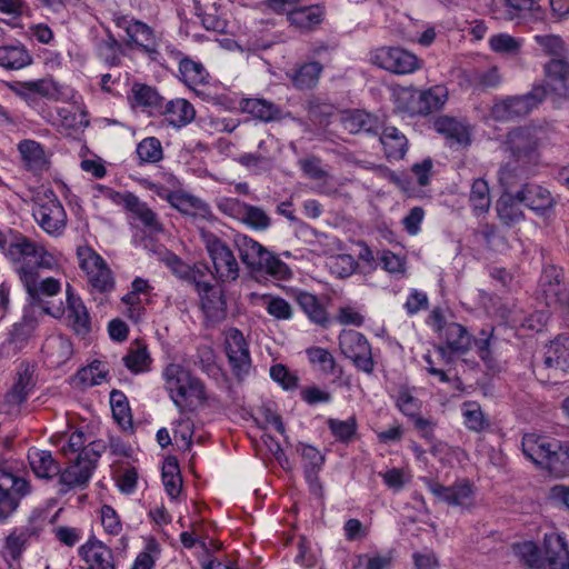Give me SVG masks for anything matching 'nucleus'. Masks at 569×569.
Segmentation results:
<instances>
[{
    "instance_id": "obj_47",
    "label": "nucleus",
    "mask_w": 569,
    "mask_h": 569,
    "mask_svg": "<svg viewBox=\"0 0 569 569\" xmlns=\"http://www.w3.org/2000/svg\"><path fill=\"white\" fill-rule=\"evenodd\" d=\"M112 416L123 430H132V417L126 395L120 390L110 392Z\"/></svg>"
},
{
    "instance_id": "obj_11",
    "label": "nucleus",
    "mask_w": 569,
    "mask_h": 569,
    "mask_svg": "<svg viewBox=\"0 0 569 569\" xmlns=\"http://www.w3.org/2000/svg\"><path fill=\"white\" fill-rule=\"evenodd\" d=\"M77 257L80 268L87 273L88 281L99 292H109L114 287L111 270L103 259L89 247H79Z\"/></svg>"
},
{
    "instance_id": "obj_31",
    "label": "nucleus",
    "mask_w": 569,
    "mask_h": 569,
    "mask_svg": "<svg viewBox=\"0 0 569 569\" xmlns=\"http://www.w3.org/2000/svg\"><path fill=\"white\" fill-rule=\"evenodd\" d=\"M446 338L447 347H438L441 357H446L447 348L457 353H466L471 345V336L467 329L457 323L450 322L441 333Z\"/></svg>"
},
{
    "instance_id": "obj_53",
    "label": "nucleus",
    "mask_w": 569,
    "mask_h": 569,
    "mask_svg": "<svg viewBox=\"0 0 569 569\" xmlns=\"http://www.w3.org/2000/svg\"><path fill=\"white\" fill-rule=\"evenodd\" d=\"M162 480L167 493L173 499L177 498L182 487V480L176 461H167L162 469Z\"/></svg>"
},
{
    "instance_id": "obj_48",
    "label": "nucleus",
    "mask_w": 569,
    "mask_h": 569,
    "mask_svg": "<svg viewBox=\"0 0 569 569\" xmlns=\"http://www.w3.org/2000/svg\"><path fill=\"white\" fill-rule=\"evenodd\" d=\"M22 160L29 169H41L46 163L42 146L33 140H23L18 144Z\"/></svg>"
},
{
    "instance_id": "obj_54",
    "label": "nucleus",
    "mask_w": 569,
    "mask_h": 569,
    "mask_svg": "<svg viewBox=\"0 0 569 569\" xmlns=\"http://www.w3.org/2000/svg\"><path fill=\"white\" fill-rule=\"evenodd\" d=\"M47 525V512L36 509L31 512L24 526L17 528L28 541L39 538Z\"/></svg>"
},
{
    "instance_id": "obj_40",
    "label": "nucleus",
    "mask_w": 569,
    "mask_h": 569,
    "mask_svg": "<svg viewBox=\"0 0 569 569\" xmlns=\"http://www.w3.org/2000/svg\"><path fill=\"white\" fill-rule=\"evenodd\" d=\"M386 157L401 159L407 152L408 140L396 127H386L380 136Z\"/></svg>"
},
{
    "instance_id": "obj_1",
    "label": "nucleus",
    "mask_w": 569,
    "mask_h": 569,
    "mask_svg": "<svg viewBox=\"0 0 569 569\" xmlns=\"http://www.w3.org/2000/svg\"><path fill=\"white\" fill-rule=\"evenodd\" d=\"M8 254L18 264L16 271L32 303H41L44 298L60 292L59 280L52 277L40 279L41 270H53L59 266L57 258L43 246L29 238L19 239L10 246Z\"/></svg>"
},
{
    "instance_id": "obj_21",
    "label": "nucleus",
    "mask_w": 569,
    "mask_h": 569,
    "mask_svg": "<svg viewBox=\"0 0 569 569\" xmlns=\"http://www.w3.org/2000/svg\"><path fill=\"white\" fill-rule=\"evenodd\" d=\"M34 369L28 362H21L17 369V375L12 387L4 396V401L10 407H19L27 401L30 392L34 388Z\"/></svg>"
},
{
    "instance_id": "obj_5",
    "label": "nucleus",
    "mask_w": 569,
    "mask_h": 569,
    "mask_svg": "<svg viewBox=\"0 0 569 569\" xmlns=\"http://www.w3.org/2000/svg\"><path fill=\"white\" fill-rule=\"evenodd\" d=\"M201 237L213 264L214 278L221 282L237 280L240 269L231 249L212 232H202Z\"/></svg>"
},
{
    "instance_id": "obj_60",
    "label": "nucleus",
    "mask_w": 569,
    "mask_h": 569,
    "mask_svg": "<svg viewBox=\"0 0 569 569\" xmlns=\"http://www.w3.org/2000/svg\"><path fill=\"white\" fill-rule=\"evenodd\" d=\"M489 44L492 51L502 54H518L521 49V41L507 33L495 34L490 38Z\"/></svg>"
},
{
    "instance_id": "obj_9",
    "label": "nucleus",
    "mask_w": 569,
    "mask_h": 569,
    "mask_svg": "<svg viewBox=\"0 0 569 569\" xmlns=\"http://www.w3.org/2000/svg\"><path fill=\"white\" fill-rule=\"evenodd\" d=\"M370 62L397 74L412 73L421 68V61L415 54L398 47H381L371 51Z\"/></svg>"
},
{
    "instance_id": "obj_57",
    "label": "nucleus",
    "mask_w": 569,
    "mask_h": 569,
    "mask_svg": "<svg viewBox=\"0 0 569 569\" xmlns=\"http://www.w3.org/2000/svg\"><path fill=\"white\" fill-rule=\"evenodd\" d=\"M241 220L256 230H266L270 226V218L259 207L243 203Z\"/></svg>"
},
{
    "instance_id": "obj_33",
    "label": "nucleus",
    "mask_w": 569,
    "mask_h": 569,
    "mask_svg": "<svg viewBox=\"0 0 569 569\" xmlns=\"http://www.w3.org/2000/svg\"><path fill=\"white\" fill-rule=\"evenodd\" d=\"M341 123L345 130L352 134L376 132L379 128V121L376 117L359 109L345 111L341 114Z\"/></svg>"
},
{
    "instance_id": "obj_15",
    "label": "nucleus",
    "mask_w": 569,
    "mask_h": 569,
    "mask_svg": "<svg viewBox=\"0 0 569 569\" xmlns=\"http://www.w3.org/2000/svg\"><path fill=\"white\" fill-rule=\"evenodd\" d=\"M405 94L407 96L405 109L410 114H429L445 104L448 90L443 86H435L425 91H411Z\"/></svg>"
},
{
    "instance_id": "obj_51",
    "label": "nucleus",
    "mask_w": 569,
    "mask_h": 569,
    "mask_svg": "<svg viewBox=\"0 0 569 569\" xmlns=\"http://www.w3.org/2000/svg\"><path fill=\"white\" fill-rule=\"evenodd\" d=\"M137 154L140 162L156 163L163 157L161 142L154 137L144 138L137 146Z\"/></svg>"
},
{
    "instance_id": "obj_7",
    "label": "nucleus",
    "mask_w": 569,
    "mask_h": 569,
    "mask_svg": "<svg viewBox=\"0 0 569 569\" xmlns=\"http://www.w3.org/2000/svg\"><path fill=\"white\" fill-rule=\"evenodd\" d=\"M546 99L545 87H533L532 90L522 96L508 97L496 102L491 108V116L498 121H509L530 113L540 102Z\"/></svg>"
},
{
    "instance_id": "obj_4",
    "label": "nucleus",
    "mask_w": 569,
    "mask_h": 569,
    "mask_svg": "<svg viewBox=\"0 0 569 569\" xmlns=\"http://www.w3.org/2000/svg\"><path fill=\"white\" fill-rule=\"evenodd\" d=\"M427 489L438 502L446 503L461 513L471 512L476 508V489L467 480H458L451 486H443L431 478H422Z\"/></svg>"
},
{
    "instance_id": "obj_55",
    "label": "nucleus",
    "mask_w": 569,
    "mask_h": 569,
    "mask_svg": "<svg viewBox=\"0 0 569 569\" xmlns=\"http://www.w3.org/2000/svg\"><path fill=\"white\" fill-rule=\"evenodd\" d=\"M329 270L332 274L338 278L350 277L358 263L351 254H337L331 256L327 262Z\"/></svg>"
},
{
    "instance_id": "obj_56",
    "label": "nucleus",
    "mask_w": 569,
    "mask_h": 569,
    "mask_svg": "<svg viewBox=\"0 0 569 569\" xmlns=\"http://www.w3.org/2000/svg\"><path fill=\"white\" fill-rule=\"evenodd\" d=\"M131 91L137 104L156 109L162 107L163 99L153 88L141 83H134Z\"/></svg>"
},
{
    "instance_id": "obj_49",
    "label": "nucleus",
    "mask_w": 569,
    "mask_h": 569,
    "mask_svg": "<svg viewBox=\"0 0 569 569\" xmlns=\"http://www.w3.org/2000/svg\"><path fill=\"white\" fill-rule=\"evenodd\" d=\"M563 281V270L556 266H547L540 277V286L547 296H558L561 293V283Z\"/></svg>"
},
{
    "instance_id": "obj_38",
    "label": "nucleus",
    "mask_w": 569,
    "mask_h": 569,
    "mask_svg": "<svg viewBox=\"0 0 569 569\" xmlns=\"http://www.w3.org/2000/svg\"><path fill=\"white\" fill-rule=\"evenodd\" d=\"M436 130L445 136L451 143L467 146L470 143L469 128L450 117H440L435 122Z\"/></svg>"
},
{
    "instance_id": "obj_23",
    "label": "nucleus",
    "mask_w": 569,
    "mask_h": 569,
    "mask_svg": "<svg viewBox=\"0 0 569 569\" xmlns=\"http://www.w3.org/2000/svg\"><path fill=\"white\" fill-rule=\"evenodd\" d=\"M542 366L556 375L569 372V333L558 335L546 346Z\"/></svg>"
},
{
    "instance_id": "obj_58",
    "label": "nucleus",
    "mask_w": 569,
    "mask_h": 569,
    "mask_svg": "<svg viewBox=\"0 0 569 569\" xmlns=\"http://www.w3.org/2000/svg\"><path fill=\"white\" fill-rule=\"evenodd\" d=\"M396 406L405 416L410 419L420 415L421 401L416 398L406 387H401L399 389L396 399Z\"/></svg>"
},
{
    "instance_id": "obj_29",
    "label": "nucleus",
    "mask_w": 569,
    "mask_h": 569,
    "mask_svg": "<svg viewBox=\"0 0 569 569\" xmlns=\"http://www.w3.org/2000/svg\"><path fill=\"white\" fill-rule=\"evenodd\" d=\"M325 17L323 9L318 4L299 7L292 9L287 14V19L291 26L300 31H310L319 26Z\"/></svg>"
},
{
    "instance_id": "obj_6",
    "label": "nucleus",
    "mask_w": 569,
    "mask_h": 569,
    "mask_svg": "<svg viewBox=\"0 0 569 569\" xmlns=\"http://www.w3.org/2000/svg\"><path fill=\"white\" fill-rule=\"evenodd\" d=\"M31 492L29 481L6 468H0V522H6Z\"/></svg>"
},
{
    "instance_id": "obj_41",
    "label": "nucleus",
    "mask_w": 569,
    "mask_h": 569,
    "mask_svg": "<svg viewBox=\"0 0 569 569\" xmlns=\"http://www.w3.org/2000/svg\"><path fill=\"white\" fill-rule=\"evenodd\" d=\"M122 361L130 372L139 375L149 371L152 360L148 352L147 346L136 341L128 349V352L122 358Z\"/></svg>"
},
{
    "instance_id": "obj_26",
    "label": "nucleus",
    "mask_w": 569,
    "mask_h": 569,
    "mask_svg": "<svg viewBox=\"0 0 569 569\" xmlns=\"http://www.w3.org/2000/svg\"><path fill=\"white\" fill-rule=\"evenodd\" d=\"M234 246L242 263H244L251 272H259L262 266L261 261L267 257L269 250L246 234H237L234 237Z\"/></svg>"
},
{
    "instance_id": "obj_63",
    "label": "nucleus",
    "mask_w": 569,
    "mask_h": 569,
    "mask_svg": "<svg viewBox=\"0 0 569 569\" xmlns=\"http://www.w3.org/2000/svg\"><path fill=\"white\" fill-rule=\"evenodd\" d=\"M498 180L503 188V192H516V188H521V184H523L519 167L510 163L499 170Z\"/></svg>"
},
{
    "instance_id": "obj_24",
    "label": "nucleus",
    "mask_w": 569,
    "mask_h": 569,
    "mask_svg": "<svg viewBox=\"0 0 569 569\" xmlns=\"http://www.w3.org/2000/svg\"><path fill=\"white\" fill-rule=\"evenodd\" d=\"M516 192L518 200L537 213H543L555 204L551 192L540 184L526 182Z\"/></svg>"
},
{
    "instance_id": "obj_46",
    "label": "nucleus",
    "mask_w": 569,
    "mask_h": 569,
    "mask_svg": "<svg viewBox=\"0 0 569 569\" xmlns=\"http://www.w3.org/2000/svg\"><path fill=\"white\" fill-rule=\"evenodd\" d=\"M297 302L311 321L320 326H326L328 315L316 296L309 292H299L297 295Z\"/></svg>"
},
{
    "instance_id": "obj_3",
    "label": "nucleus",
    "mask_w": 569,
    "mask_h": 569,
    "mask_svg": "<svg viewBox=\"0 0 569 569\" xmlns=\"http://www.w3.org/2000/svg\"><path fill=\"white\" fill-rule=\"evenodd\" d=\"M164 388L177 408L183 409L184 405L192 401L207 400L203 382L194 377L188 369L178 363H170L163 371Z\"/></svg>"
},
{
    "instance_id": "obj_39",
    "label": "nucleus",
    "mask_w": 569,
    "mask_h": 569,
    "mask_svg": "<svg viewBox=\"0 0 569 569\" xmlns=\"http://www.w3.org/2000/svg\"><path fill=\"white\" fill-rule=\"evenodd\" d=\"M33 59L23 44L0 47V67L7 70H20L32 63Z\"/></svg>"
},
{
    "instance_id": "obj_52",
    "label": "nucleus",
    "mask_w": 569,
    "mask_h": 569,
    "mask_svg": "<svg viewBox=\"0 0 569 569\" xmlns=\"http://www.w3.org/2000/svg\"><path fill=\"white\" fill-rule=\"evenodd\" d=\"M392 561L391 553H360L356 556L352 569H390Z\"/></svg>"
},
{
    "instance_id": "obj_18",
    "label": "nucleus",
    "mask_w": 569,
    "mask_h": 569,
    "mask_svg": "<svg viewBox=\"0 0 569 569\" xmlns=\"http://www.w3.org/2000/svg\"><path fill=\"white\" fill-rule=\"evenodd\" d=\"M546 94L552 93L558 99H569V62L566 59H551L545 67Z\"/></svg>"
},
{
    "instance_id": "obj_27",
    "label": "nucleus",
    "mask_w": 569,
    "mask_h": 569,
    "mask_svg": "<svg viewBox=\"0 0 569 569\" xmlns=\"http://www.w3.org/2000/svg\"><path fill=\"white\" fill-rule=\"evenodd\" d=\"M201 308L206 317L211 321H222L226 318L227 302L221 287L211 284L198 292Z\"/></svg>"
},
{
    "instance_id": "obj_19",
    "label": "nucleus",
    "mask_w": 569,
    "mask_h": 569,
    "mask_svg": "<svg viewBox=\"0 0 569 569\" xmlns=\"http://www.w3.org/2000/svg\"><path fill=\"white\" fill-rule=\"evenodd\" d=\"M112 199L119 203H122L126 210L131 212L141 223L153 233H160L163 231V226L160 222L157 213L149 208L146 202H142L132 192H113Z\"/></svg>"
},
{
    "instance_id": "obj_64",
    "label": "nucleus",
    "mask_w": 569,
    "mask_h": 569,
    "mask_svg": "<svg viewBox=\"0 0 569 569\" xmlns=\"http://www.w3.org/2000/svg\"><path fill=\"white\" fill-rule=\"evenodd\" d=\"M328 427L333 436L342 442H348L352 439L357 430V422L353 417L347 420H338L330 418L328 420Z\"/></svg>"
},
{
    "instance_id": "obj_36",
    "label": "nucleus",
    "mask_w": 569,
    "mask_h": 569,
    "mask_svg": "<svg viewBox=\"0 0 569 569\" xmlns=\"http://www.w3.org/2000/svg\"><path fill=\"white\" fill-rule=\"evenodd\" d=\"M520 204L517 192H502L496 206L500 221L507 226H513L522 221L525 214Z\"/></svg>"
},
{
    "instance_id": "obj_42",
    "label": "nucleus",
    "mask_w": 569,
    "mask_h": 569,
    "mask_svg": "<svg viewBox=\"0 0 569 569\" xmlns=\"http://www.w3.org/2000/svg\"><path fill=\"white\" fill-rule=\"evenodd\" d=\"M43 350L53 365H62L72 356L71 341L63 336H53L46 340Z\"/></svg>"
},
{
    "instance_id": "obj_43",
    "label": "nucleus",
    "mask_w": 569,
    "mask_h": 569,
    "mask_svg": "<svg viewBox=\"0 0 569 569\" xmlns=\"http://www.w3.org/2000/svg\"><path fill=\"white\" fill-rule=\"evenodd\" d=\"M471 209L476 216L487 213L491 206V197L488 182L485 179H475L469 196Z\"/></svg>"
},
{
    "instance_id": "obj_8",
    "label": "nucleus",
    "mask_w": 569,
    "mask_h": 569,
    "mask_svg": "<svg viewBox=\"0 0 569 569\" xmlns=\"http://www.w3.org/2000/svg\"><path fill=\"white\" fill-rule=\"evenodd\" d=\"M339 347L342 355L350 359L358 370L367 375L373 372L371 346L365 335L352 329L342 330L339 336Z\"/></svg>"
},
{
    "instance_id": "obj_62",
    "label": "nucleus",
    "mask_w": 569,
    "mask_h": 569,
    "mask_svg": "<svg viewBox=\"0 0 569 569\" xmlns=\"http://www.w3.org/2000/svg\"><path fill=\"white\" fill-rule=\"evenodd\" d=\"M533 39L542 48L546 54L553 56V59H563L566 46L559 36L537 34Z\"/></svg>"
},
{
    "instance_id": "obj_44",
    "label": "nucleus",
    "mask_w": 569,
    "mask_h": 569,
    "mask_svg": "<svg viewBox=\"0 0 569 569\" xmlns=\"http://www.w3.org/2000/svg\"><path fill=\"white\" fill-rule=\"evenodd\" d=\"M250 300H261L267 312L277 320H289L292 318V308L283 298L252 292L250 293Z\"/></svg>"
},
{
    "instance_id": "obj_30",
    "label": "nucleus",
    "mask_w": 569,
    "mask_h": 569,
    "mask_svg": "<svg viewBox=\"0 0 569 569\" xmlns=\"http://www.w3.org/2000/svg\"><path fill=\"white\" fill-rule=\"evenodd\" d=\"M67 318L70 326L76 333L82 336L87 335L91 329L89 313L82 301L78 297L73 296L70 290V286H68L67 290Z\"/></svg>"
},
{
    "instance_id": "obj_22",
    "label": "nucleus",
    "mask_w": 569,
    "mask_h": 569,
    "mask_svg": "<svg viewBox=\"0 0 569 569\" xmlns=\"http://www.w3.org/2000/svg\"><path fill=\"white\" fill-rule=\"evenodd\" d=\"M79 555L86 563L84 569H116L112 550L97 539H90L81 546Z\"/></svg>"
},
{
    "instance_id": "obj_61",
    "label": "nucleus",
    "mask_w": 569,
    "mask_h": 569,
    "mask_svg": "<svg viewBox=\"0 0 569 569\" xmlns=\"http://www.w3.org/2000/svg\"><path fill=\"white\" fill-rule=\"evenodd\" d=\"M463 407L465 425L469 430L479 432L489 427L478 403L468 402Z\"/></svg>"
},
{
    "instance_id": "obj_25",
    "label": "nucleus",
    "mask_w": 569,
    "mask_h": 569,
    "mask_svg": "<svg viewBox=\"0 0 569 569\" xmlns=\"http://www.w3.org/2000/svg\"><path fill=\"white\" fill-rule=\"evenodd\" d=\"M543 549L549 569H569V549L563 536L557 532L546 533Z\"/></svg>"
},
{
    "instance_id": "obj_17",
    "label": "nucleus",
    "mask_w": 569,
    "mask_h": 569,
    "mask_svg": "<svg viewBox=\"0 0 569 569\" xmlns=\"http://www.w3.org/2000/svg\"><path fill=\"white\" fill-rule=\"evenodd\" d=\"M277 141L272 136L260 140L258 150L239 156L238 163L249 171L260 174L270 171L276 160Z\"/></svg>"
},
{
    "instance_id": "obj_13",
    "label": "nucleus",
    "mask_w": 569,
    "mask_h": 569,
    "mask_svg": "<svg viewBox=\"0 0 569 569\" xmlns=\"http://www.w3.org/2000/svg\"><path fill=\"white\" fill-rule=\"evenodd\" d=\"M32 216L40 228L52 237L63 233L67 224V213L56 197H46L32 211Z\"/></svg>"
},
{
    "instance_id": "obj_28",
    "label": "nucleus",
    "mask_w": 569,
    "mask_h": 569,
    "mask_svg": "<svg viewBox=\"0 0 569 569\" xmlns=\"http://www.w3.org/2000/svg\"><path fill=\"white\" fill-rule=\"evenodd\" d=\"M242 112L263 122L279 121L283 117L282 109L273 102L261 98H246L239 103Z\"/></svg>"
},
{
    "instance_id": "obj_20",
    "label": "nucleus",
    "mask_w": 569,
    "mask_h": 569,
    "mask_svg": "<svg viewBox=\"0 0 569 569\" xmlns=\"http://www.w3.org/2000/svg\"><path fill=\"white\" fill-rule=\"evenodd\" d=\"M158 194L184 216L201 219H209L211 217L209 204L192 194L181 191L172 192L166 189H163V192H158Z\"/></svg>"
},
{
    "instance_id": "obj_35",
    "label": "nucleus",
    "mask_w": 569,
    "mask_h": 569,
    "mask_svg": "<svg viewBox=\"0 0 569 569\" xmlns=\"http://www.w3.org/2000/svg\"><path fill=\"white\" fill-rule=\"evenodd\" d=\"M127 44L136 46L144 53L152 56L158 53L157 37L151 27L142 21H136L131 28Z\"/></svg>"
},
{
    "instance_id": "obj_2",
    "label": "nucleus",
    "mask_w": 569,
    "mask_h": 569,
    "mask_svg": "<svg viewBox=\"0 0 569 569\" xmlns=\"http://www.w3.org/2000/svg\"><path fill=\"white\" fill-rule=\"evenodd\" d=\"M521 446L523 455L533 463L556 475L569 471V445L561 446L545 436L527 433Z\"/></svg>"
},
{
    "instance_id": "obj_34",
    "label": "nucleus",
    "mask_w": 569,
    "mask_h": 569,
    "mask_svg": "<svg viewBox=\"0 0 569 569\" xmlns=\"http://www.w3.org/2000/svg\"><path fill=\"white\" fill-rule=\"evenodd\" d=\"M162 114L169 124L181 128L194 119L196 111L186 99H174L166 103Z\"/></svg>"
},
{
    "instance_id": "obj_14",
    "label": "nucleus",
    "mask_w": 569,
    "mask_h": 569,
    "mask_svg": "<svg viewBox=\"0 0 569 569\" xmlns=\"http://www.w3.org/2000/svg\"><path fill=\"white\" fill-rule=\"evenodd\" d=\"M224 349L233 375L238 379H243L251 369V357L248 343L239 329L230 328L226 332Z\"/></svg>"
},
{
    "instance_id": "obj_50",
    "label": "nucleus",
    "mask_w": 569,
    "mask_h": 569,
    "mask_svg": "<svg viewBox=\"0 0 569 569\" xmlns=\"http://www.w3.org/2000/svg\"><path fill=\"white\" fill-rule=\"evenodd\" d=\"M322 71V66L319 62H309L301 66L295 77H293V83L299 89H309L312 88Z\"/></svg>"
},
{
    "instance_id": "obj_12",
    "label": "nucleus",
    "mask_w": 569,
    "mask_h": 569,
    "mask_svg": "<svg viewBox=\"0 0 569 569\" xmlns=\"http://www.w3.org/2000/svg\"><path fill=\"white\" fill-rule=\"evenodd\" d=\"M541 129L533 127L516 128L507 134L505 144L517 161L537 159Z\"/></svg>"
},
{
    "instance_id": "obj_32",
    "label": "nucleus",
    "mask_w": 569,
    "mask_h": 569,
    "mask_svg": "<svg viewBox=\"0 0 569 569\" xmlns=\"http://www.w3.org/2000/svg\"><path fill=\"white\" fill-rule=\"evenodd\" d=\"M300 451L303 460L306 479L310 485L311 491L318 493L321 490L318 472L325 462V457L317 448L309 445H301Z\"/></svg>"
},
{
    "instance_id": "obj_59",
    "label": "nucleus",
    "mask_w": 569,
    "mask_h": 569,
    "mask_svg": "<svg viewBox=\"0 0 569 569\" xmlns=\"http://www.w3.org/2000/svg\"><path fill=\"white\" fill-rule=\"evenodd\" d=\"M261 270L277 280H286L291 277L289 267L280 260L277 256L268 251L267 257L261 261Z\"/></svg>"
},
{
    "instance_id": "obj_10",
    "label": "nucleus",
    "mask_w": 569,
    "mask_h": 569,
    "mask_svg": "<svg viewBox=\"0 0 569 569\" xmlns=\"http://www.w3.org/2000/svg\"><path fill=\"white\" fill-rule=\"evenodd\" d=\"M100 445L92 442L90 449L80 451L77 459L68 468L63 471L60 470V483L68 488L87 486L100 458Z\"/></svg>"
},
{
    "instance_id": "obj_37",
    "label": "nucleus",
    "mask_w": 569,
    "mask_h": 569,
    "mask_svg": "<svg viewBox=\"0 0 569 569\" xmlns=\"http://www.w3.org/2000/svg\"><path fill=\"white\" fill-rule=\"evenodd\" d=\"M28 460L34 475L39 478L50 479L60 473V466L50 451L30 449Z\"/></svg>"
},
{
    "instance_id": "obj_45",
    "label": "nucleus",
    "mask_w": 569,
    "mask_h": 569,
    "mask_svg": "<svg viewBox=\"0 0 569 569\" xmlns=\"http://www.w3.org/2000/svg\"><path fill=\"white\" fill-rule=\"evenodd\" d=\"M179 72L182 81L190 88L206 83L209 77L203 64L190 58H183L180 60Z\"/></svg>"
},
{
    "instance_id": "obj_16",
    "label": "nucleus",
    "mask_w": 569,
    "mask_h": 569,
    "mask_svg": "<svg viewBox=\"0 0 569 569\" xmlns=\"http://www.w3.org/2000/svg\"><path fill=\"white\" fill-rule=\"evenodd\" d=\"M490 10L495 19L516 23L541 11L537 0H491Z\"/></svg>"
}]
</instances>
